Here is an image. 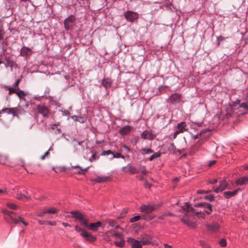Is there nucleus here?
<instances>
[{
	"label": "nucleus",
	"mask_w": 248,
	"mask_h": 248,
	"mask_svg": "<svg viewBox=\"0 0 248 248\" xmlns=\"http://www.w3.org/2000/svg\"><path fill=\"white\" fill-rule=\"evenodd\" d=\"M46 210H44V211H43L42 212H38L37 213V216H39V217H42L43 216H44L45 214L47 213L46 212Z\"/></svg>",
	"instance_id": "obj_60"
},
{
	"label": "nucleus",
	"mask_w": 248,
	"mask_h": 248,
	"mask_svg": "<svg viewBox=\"0 0 248 248\" xmlns=\"http://www.w3.org/2000/svg\"><path fill=\"white\" fill-rule=\"evenodd\" d=\"M5 33V32L3 29L2 26L0 25V41L3 40V35Z\"/></svg>",
	"instance_id": "obj_45"
},
{
	"label": "nucleus",
	"mask_w": 248,
	"mask_h": 248,
	"mask_svg": "<svg viewBox=\"0 0 248 248\" xmlns=\"http://www.w3.org/2000/svg\"><path fill=\"white\" fill-rule=\"evenodd\" d=\"M127 242L131 245L132 248H142L140 242L134 238H129Z\"/></svg>",
	"instance_id": "obj_14"
},
{
	"label": "nucleus",
	"mask_w": 248,
	"mask_h": 248,
	"mask_svg": "<svg viewBox=\"0 0 248 248\" xmlns=\"http://www.w3.org/2000/svg\"><path fill=\"white\" fill-rule=\"evenodd\" d=\"M132 129L130 125H126L119 129V133L123 136L128 134Z\"/></svg>",
	"instance_id": "obj_19"
},
{
	"label": "nucleus",
	"mask_w": 248,
	"mask_h": 248,
	"mask_svg": "<svg viewBox=\"0 0 248 248\" xmlns=\"http://www.w3.org/2000/svg\"><path fill=\"white\" fill-rule=\"evenodd\" d=\"M122 170L125 173H129L130 174H135L139 173V170L131 164H128L126 166L123 167Z\"/></svg>",
	"instance_id": "obj_8"
},
{
	"label": "nucleus",
	"mask_w": 248,
	"mask_h": 248,
	"mask_svg": "<svg viewBox=\"0 0 248 248\" xmlns=\"http://www.w3.org/2000/svg\"><path fill=\"white\" fill-rule=\"evenodd\" d=\"M201 145L202 143L200 142L197 143V144L193 146L189 152V155H194L197 152H198L200 150Z\"/></svg>",
	"instance_id": "obj_21"
},
{
	"label": "nucleus",
	"mask_w": 248,
	"mask_h": 248,
	"mask_svg": "<svg viewBox=\"0 0 248 248\" xmlns=\"http://www.w3.org/2000/svg\"><path fill=\"white\" fill-rule=\"evenodd\" d=\"M70 213L74 217L78 219L79 221L83 219L85 217L83 214L78 211H71Z\"/></svg>",
	"instance_id": "obj_23"
},
{
	"label": "nucleus",
	"mask_w": 248,
	"mask_h": 248,
	"mask_svg": "<svg viewBox=\"0 0 248 248\" xmlns=\"http://www.w3.org/2000/svg\"><path fill=\"white\" fill-rule=\"evenodd\" d=\"M46 224L51 225V226H56L57 223H56V222L55 221H47L46 222Z\"/></svg>",
	"instance_id": "obj_59"
},
{
	"label": "nucleus",
	"mask_w": 248,
	"mask_h": 248,
	"mask_svg": "<svg viewBox=\"0 0 248 248\" xmlns=\"http://www.w3.org/2000/svg\"><path fill=\"white\" fill-rule=\"evenodd\" d=\"M139 171H140L142 175H146L147 174V170L145 166H140L139 168Z\"/></svg>",
	"instance_id": "obj_38"
},
{
	"label": "nucleus",
	"mask_w": 248,
	"mask_h": 248,
	"mask_svg": "<svg viewBox=\"0 0 248 248\" xmlns=\"http://www.w3.org/2000/svg\"><path fill=\"white\" fill-rule=\"evenodd\" d=\"M4 60L6 62L5 63V66L6 67H10L11 70H13V66L15 64V62L13 60H11V57H5L4 58Z\"/></svg>",
	"instance_id": "obj_22"
},
{
	"label": "nucleus",
	"mask_w": 248,
	"mask_h": 248,
	"mask_svg": "<svg viewBox=\"0 0 248 248\" xmlns=\"http://www.w3.org/2000/svg\"><path fill=\"white\" fill-rule=\"evenodd\" d=\"M229 184L225 181H222L220 183V185L219 186L217 187L215 190L214 191L218 193L220 192L223 191L226 189H230V187H228Z\"/></svg>",
	"instance_id": "obj_13"
},
{
	"label": "nucleus",
	"mask_w": 248,
	"mask_h": 248,
	"mask_svg": "<svg viewBox=\"0 0 248 248\" xmlns=\"http://www.w3.org/2000/svg\"><path fill=\"white\" fill-rule=\"evenodd\" d=\"M183 95L182 94L175 93L171 94L169 97L168 100L169 102L173 105L178 104L181 102L184 103L182 101Z\"/></svg>",
	"instance_id": "obj_4"
},
{
	"label": "nucleus",
	"mask_w": 248,
	"mask_h": 248,
	"mask_svg": "<svg viewBox=\"0 0 248 248\" xmlns=\"http://www.w3.org/2000/svg\"><path fill=\"white\" fill-rule=\"evenodd\" d=\"M32 54V51L31 49L27 47V46H23L20 51V55L23 57H25L28 58L30 57Z\"/></svg>",
	"instance_id": "obj_10"
},
{
	"label": "nucleus",
	"mask_w": 248,
	"mask_h": 248,
	"mask_svg": "<svg viewBox=\"0 0 248 248\" xmlns=\"http://www.w3.org/2000/svg\"><path fill=\"white\" fill-rule=\"evenodd\" d=\"M211 192L210 190H199L197 191V194H207Z\"/></svg>",
	"instance_id": "obj_55"
},
{
	"label": "nucleus",
	"mask_w": 248,
	"mask_h": 248,
	"mask_svg": "<svg viewBox=\"0 0 248 248\" xmlns=\"http://www.w3.org/2000/svg\"><path fill=\"white\" fill-rule=\"evenodd\" d=\"M112 153H113V152L111 150H103L101 155H110V154H112Z\"/></svg>",
	"instance_id": "obj_47"
},
{
	"label": "nucleus",
	"mask_w": 248,
	"mask_h": 248,
	"mask_svg": "<svg viewBox=\"0 0 248 248\" xmlns=\"http://www.w3.org/2000/svg\"><path fill=\"white\" fill-rule=\"evenodd\" d=\"M216 163V160H211L210 161L208 165L209 167H211L213 165H214Z\"/></svg>",
	"instance_id": "obj_62"
},
{
	"label": "nucleus",
	"mask_w": 248,
	"mask_h": 248,
	"mask_svg": "<svg viewBox=\"0 0 248 248\" xmlns=\"http://www.w3.org/2000/svg\"><path fill=\"white\" fill-rule=\"evenodd\" d=\"M248 184V176L242 177L238 179L236 182L235 184L237 186H242L246 185Z\"/></svg>",
	"instance_id": "obj_15"
},
{
	"label": "nucleus",
	"mask_w": 248,
	"mask_h": 248,
	"mask_svg": "<svg viewBox=\"0 0 248 248\" xmlns=\"http://www.w3.org/2000/svg\"><path fill=\"white\" fill-rule=\"evenodd\" d=\"M98 156H96L95 154H93L91 158L89 159V160L90 161L92 162L93 161L95 160L96 159H98Z\"/></svg>",
	"instance_id": "obj_57"
},
{
	"label": "nucleus",
	"mask_w": 248,
	"mask_h": 248,
	"mask_svg": "<svg viewBox=\"0 0 248 248\" xmlns=\"http://www.w3.org/2000/svg\"><path fill=\"white\" fill-rule=\"evenodd\" d=\"M2 212L4 215L8 216L10 218L13 216V215L16 214V213L13 211H8L6 209L3 210Z\"/></svg>",
	"instance_id": "obj_35"
},
{
	"label": "nucleus",
	"mask_w": 248,
	"mask_h": 248,
	"mask_svg": "<svg viewBox=\"0 0 248 248\" xmlns=\"http://www.w3.org/2000/svg\"><path fill=\"white\" fill-rule=\"evenodd\" d=\"M161 154L160 152L155 153L149 157V159L151 161H153L155 158L160 157L161 156Z\"/></svg>",
	"instance_id": "obj_36"
},
{
	"label": "nucleus",
	"mask_w": 248,
	"mask_h": 248,
	"mask_svg": "<svg viewBox=\"0 0 248 248\" xmlns=\"http://www.w3.org/2000/svg\"><path fill=\"white\" fill-rule=\"evenodd\" d=\"M3 88H4L6 90L9 91V95H11L12 93H16V91H17V89L14 87V88H12L10 86L5 85L3 86Z\"/></svg>",
	"instance_id": "obj_31"
},
{
	"label": "nucleus",
	"mask_w": 248,
	"mask_h": 248,
	"mask_svg": "<svg viewBox=\"0 0 248 248\" xmlns=\"http://www.w3.org/2000/svg\"><path fill=\"white\" fill-rule=\"evenodd\" d=\"M114 243L116 246L120 248H123L125 245V241L124 240H122L120 241H115Z\"/></svg>",
	"instance_id": "obj_37"
},
{
	"label": "nucleus",
	"mask_w": 248,
	"mask_h": 248,
	"mask_svg": "<svg viewBox=\"0 0 248 248\" xmlns=\"http://www.w3.org/2000/svg\"><path fill=\"white\" fill-rule=\"evenodd\" d=\"M175 149V146L173 143H170L169 144L168 146V150L170 151H173Z\"/></svg>",
	"instance_id": "obj_48"
},
{
	"label": "nucleus",
	"mask_w": 248,
	"mask_h": 248,
	"mask_svg": "<svg viewBox=\"0 0 248 248\" xmlns=\"http://www.w3.org/2000/svg\"><path fill=\"white\" fill-rule=\"evenodd\" d=\"M195 207H199L206 209L204 212L207 215H210L212 211V205L209 203L206 202H200L194 205Z\"/></svg>",
	"instance_id": "obj_7"
},
{
	"label": "nucleus",
	"mask_w": 248,
	"mask_h": 248,
	"mask_svg": "<svg viewBox=\"0 0 248 248\" xmlns=\"http://www.w3.org/2000/svg\"><path fill=\"white\" fill-rule=\"evenodd\" d=\"M81 235L86 241L93 242L96 240V237L93 235L88 232L87 231L80 233Z\"/></svg>",
	"instance_id": "obj_12"
},
{
	"label": "nucleus",
	"mask_w": 248,
	"mask_h": 248,
	"mask_svg": "<svg viewBox=\"0 0 248 248\" xmlns=\"http://www.w3.org/2000/svg\"><path fill=\"white\" fill-rule=\"evenodd\" d=\"M240 190V188H237L232 191H225L223 193L224 196L226 199H229L231 197L235 196Z\"/></svg>",
	"instance_id": "obj_20"
},
{
	"label": "nucleus",
	"mask_w": 248,
	"mask_h": 248,
	"mask_svg": "<svg viewBox=\"0 0 248 248\" xmlns=\"http://www.w3.org/2000/svg\"><path fill=\"white\" fill-rule=\"evenodd\" d=\"M215 196L214 195H207V196H205L204 197V199L205 200H208L211 202H213L215 201Z\"/></svg>",
	"instance_id": "obj_41"
},
{
	"label": "nucleus",
	"mask_w": 248,
	"mask_h": 248,
	"mask_svg": "<svg viewBox=\"0 0 248 248\" xmlns=\"http://www.w3.org/2000/svg\"><path fill=\"white\" fill-rule=\"evenodd\" d=\"M239 107L245 108L248 109V104L246 103H243L239 106Z\"/></svg>",
	"instance_id": "obj_61"
},
{
	"label": "nucleus",
	"mask_w": 248,
	"mask_h": 248,
	"mask_svg": "<svg viewBox=\"0 0 248 248\" xmlns=\"http://www.w3.org/2000/svg\"><path fill=\"white\" fill-rule=\"evenodd\" d=\"M24 194L19 193L17 194V196L16 198L19 200L22 201L23 202H26L29 201L31 199L30 196L28 195V192L25 191Z\"/></svg>",
	"instance_id": "obj_16"
},
{
	"label": "nucleus",
	"mask_w": 248,
	"mask_h": 248,
	"mask_svg": "<svg viewBox=\"0 0 248 248\" xmlns=\"http://www.w3.org/2000/svg\"><path fill=\"white\" fill-rule=\"evenodd\" d=\"M76 18L74 15H70L66 18L63 22L64 28L66 30L68 31L72 29L73 27L75 25Z\"/></svg>",
	"instance_id": "obj_5"
},
{
	"label": "nucleus",
	"mask_w": 248,
	"mask_h": 248,
	"mask_svg": "<svg viewBox=\"0 0 248 248\" xmlns=\"http://www.w3.org/2000/svg\"><path fill=\"white\" fill-rule=\"evenodd\" d=\"M7 206L12 210H16V205L13 203H8L7 204Z\"/></svg>",
	"instance_id": "obj_50"
},
{
	"label": "nucleus",
	"mask_w": 248,
	"mask_h": 248,
	"mask_svg": "<svg viewBox=\"0 0 248 248\" xmlns=\"http://www.w3.org/2000/svg\"><path fill=\"white\" fill-rule=\"evenodd\" d=\"M140 219H142L141 216L137 215L133 217H131L130 219V222L133 223L135 221H138L140 220Z\"/></svg>",
	"instance_id": "obj_39"
},
{
	"label": "nucleus",
	"mask_w": 248,
	"mask_h": 248,
	"mask_svg": "<svg viewBox=\"0 0 248 248\" xmlns=\"http://www.w3.org/2000/svg\"><path fill=\"white\" fill-rule=\"evenodd\" d=\"M71 167L69 168H67L64 166L59 167V170L60 172H64L65 171L67 170H71Z\"/></svg>",
	"instance_id": "obj_51"
},
{
	"label": "nucleus",
	"mask_w": 248,
	"mask_h": 248,
	"mask_svg": "<svg viewBox=\"0 0 248 248\" xmlns=\"http://www.w3.org/2000/svg\"><path fill=\"white\" fill-rule=\"evenodd\" d=\"M102 223L100 221H98L95 223H92L89 225L88 229L92 230L93 231H97L98 230V228L101 227Z\"/></svg>",
	"instance_id": "obj_18"
},
{
	"label": "nucleus",
	"mask_w": 248,
	"mask_h": 248,
	"mask_svg": "<svg viewBox=\"0 0 248 248\" xmlns=\"http://www.w3.org/2000/svg\"><path fill=\"white\" fill-rule=\"evenodd\" d=\"M112 80L109 78H104L102 80V85L106 89L109 88L111 86Z\"/></svg>",
	"instance_id": "obj_25"
},
{
	"label": "nucleus",
	"mask_w": 248,
	"mask_h": 248,
	"mask_svg": "<svg viewBox=\"0 0 248 248\" xmlns=\"http://www.w3.org/2000/svg\"><path fill=\"white\" fill-rule=\"evenodd\" d=\"M36 108L38 113L43 115L44 117H48L49 116V109L44 104L41 103L36 105Z\"/></svg>",
	"instance_id": "obj_6"
},
{
	"label": "nucleus",
	"mask_w": 248,
	"mask_h": 248,
	"mask_svg": "<svg viewBox=\"0 0 248 248\" xmlns=\"http://www.w3.org/2000/svg\"><path fill=\"white\" fill-rule=\"evenodd\" d=\"M219 244L221 247H224L227 245V242L225 239H221L219 242Z\"/></svg>",
	"instance_id": "obj_49"
},
{
	"label": "nucleus",
	"mask_w": 248,
	"mask_h": 248,
	"mask_svg": "<svg viewBox=\"0 0 248 248\" xmlns=\"http://www.w3.org/2000/svg\"><path fill=\"white\" fill-rule=\"evenodd\" d=\"M21 78L17 79L14 84V87L17 88L18 90H19L18 85L21 81Z\"/></svg>",
	"instance_id": "obj_58"
},
{
	"label": "nucleus",
	"mask_w": 248,
	"mask_h": 248,
	"mask_svg": "<svg viewBox=\"0 0 248 248\" xmlns=\"http://www.w3.org/2000/svg\"><path fill=\"white\" fill-rule=\"evenodd\" d=\"M141 137L144 140H152L155 138V135L152 131L145 130L141 134Z\"/></svg>",
	"instance_id": "obj_11"
},
{
	"label": "nucleus",
	"mask_w": 248,
	"mask_h": 248,
	"mask_svg": "<svg viewBox=\"0 0 248 248\" xmlns=\"http://www.w3.org/2000/svg\"><path fill=\"white\" fill-rule=\"evenodd\" d=\"M122 147H124V149H125L128 152H131V150L129 148V147L128 146H127V145H125V144L123 145Z\"/></svg>",
	"instance_id": "obj_64"
},
{
	"label": "nucleus",
	"mask_w": 248,
	"mask_h": 248,
	"mask_svg": "<svg viewBox=\"0 0 248 248\" xmlns=\"http://www.w3.org/2000/svg\"><path fill=\"white\" fill-rule=\"evenodd\" d=\"M155 216L152 214H143L141 215L142 219L149 221L153 219L155 217Z\"/></svg>",
	"instance_id": "obj_29"
},
{
	"label": "nucleus",
	"mask_w": 248,
	"mask_h": 248,
	"mask_svg": "<svg viewBox=\"0 0 248 248\" xmlns=\"http://www.w3.org/2000/svg\"><path fill=\"white\" fill-rule=\"evenodd\" d=\"M200 244L203 248H212L206 241L203 240L200 241Z\"/></svg>",
	"instance_id": "obj_40"
},
{
	"label": "nucleus",
	"mask_w": 248,
	"mask_h": 248,
	"mask_svg": "<svg viewBox=\"0 0 248 248\" xmlns=\"http://www.w3.org/2000/svg\"><path fill=\"white\" fill-rule=\"evenodd\" d=\"M182 209L184 216L181 219V221L188 226H191L192 224V220L194 216H197L199 217L204 218L205 214L203 212L196 211L192 207L189 202H186L183 206Z\"/></svg>",
	"instance_id": "obj_1"
},
{
	"label": "nucleus",
	"mask_w": 248,
	"mask_h": 248,
	"mask_svg": "<svg viewBox=\"0 0 248 248\" xmlns=\"http://www.w3.org/2000/svg\"><path fill=\"white\" fill-rule=\"evenodd\" d=\"M111 178L109 176H98L93 180V181L97 183H102L110 181Z\"/></svg>",
	"instance_id": "obj_17"
},
{
	"label": "nucleus",
	"mask_w": 248,
	"mask_h": 248,
	"mask_svg": "<svg viewBox=\"0 0 248 248\" xmlns=\"http://www.w3.org/2000/svg\"><path fill=\"white\" fill-rule=\"evenodd\" d=\"M217 182V179H214L210 181L209 183L211 184H216Z\"/></svg>",
	"instance_id": "obj_63"
},
{
	"label": "nucleus",
	"mask_w": 248,
	"mask_h": 248,
	"mask_svg": "<svg viewBox=\"0 0 248 248\" xmlns=\"http://www.w3.org/2000/svg\"><path fill=\"white\" fill-rule=\"evenodd\" d=\"M72 169H79L80 170H78L77 172V173L79 175L82 174L85 175V171L87 170V169L89 168V167H87L85 169H83L82 167L79 166V165H76L75 166H71Z\"/></svg>",
	"instance_id": "obj_30"
},
{
	"label": "nucleus",
	"mask_w": 248,
	"mask_h": 248,
	"mask_svg": "<svg viewBox=\"0 0 248 248\" xmlns=\"http://www.w3.org/2000/svg\"><path fill=\"white\" fill-rule=\"evenodd\" d=\"M79 222L82 226L88 229L89 224L88 223V219L86 218L85 217H84L83 219H81L79 220Z\"/></svg>",
	"instance_id": "obj_32"
},
{
	"label": "nucleus",
	"mask_w": 248,
	"mask_h": 248,
	"mask_svg": "<svg viewBox=\"0 0 248 248\" xmlns=\"http://www.w3.org/2000/svg\"><path fill=\"white\" fill-rule=\"evenodd\" d=\"M75 230L76 232H86V231L85 230H84L83 229L80 228L79 226L78 225H76L75 227Z\"/></svg>",
	"instance_id": "obj_53"
},
{
	"label": "nucleus",
	"mask_w": 248,
	"mask_h": 248,
	"mask_svg": "<svg viewBox=\"0 0 248 248\" xmlns=\"http://www.w3.org/2000/svg\"><path fill=\"white\" fill-rule=\"evenodd\" d=\"M140 153L142 155L149 154L154 153V151L151 149L142 148L140 151Z\"/></svg>",
	"instance_id": "obj_33"
},
{
	"label": "nucleus",
	"mask_w": 248,
	"mask_h": 248,
	"mask_svg": "<svg viewBox=\"0 0 248 248\" xmlns=\"http://www.w3.org/2000/svg\"><path fill=\"white\" fill-rule=\"evenodd\" d=\"M207 227L208 229L210 231L214 232H217L219 231V225L217 222H214L212 224L208 225Z\"/></svg>",
	"instance_id": "obj_27"
},
{
	"label": "nucleus",
	"mask_w": 248,
	"mask_h": 248,
	"mask_svg": "<svg viewBox=\"0 0 248 248\" xmlns=\"http://www.w3.org/2000/svg\"><path fill=\"white\" fill-rule=\"evenodd\" d=\"M160 206L161 204H142L140 207V211L143 214H151L154 211L158 209Z\"/></svg>",
	"instance_id": "obj_2"
},
{
	"label": "nucleus",
	"mask_w": 248,
	"mask_h": 248,
	"mask_svg": "<svg viewBox=\"0 0 248 248\" xmlns=\"http://www.w3.org/2000/svg\"><path fill=\"white\" fill-rule=\"evenodd\" d=\"M10 219L13 220L14 221V222L17 224L19 223V221L21 222L24 225V226H28V223L27 222H25L23 218H22L21 217H18V218H16V217H14V215H13V216L10 218Z\"/></svg>",
	"instance_id": "obj_26"
},
{
	"label": "nucleus",
	"mask_w": 248,
	"mask_h": 248,
	"mask_svg": "<svg viewBox=\"0 0 248 248\" xmlns=\"http://www.w3.org/2000/svg\"><path fill=\"white\" fill-rule=\"evenodd\" d=\"M112 155H113V158H122L123 159H124V155H123L121 153H114L113 152V153H112Z\"/></svg>",
	"instance_id": "obj_43"
},
{
	"label": "nucleus",
	"mask_w": 248,
	"mask_h": 248,
	"mask_svg": "<svg viewBox=\"0 0 248 248\" xmlns=\"http://www.w3.org/2000/svg\"><path fill=\"white\" fill-rule=\"evenodd\" d=\"M109 225L111 227H114L116 229H120V226L116 224V222L114 221H110L108 222Z\"/></svg>",
	"instance_id": "obj_42"
},
{
	"label": "nucleus",
	"mask_w": 248,
	"mask_h": 248,
	"mask_svg": "<svg viewBox=\"0 0 248 248\" xmlns=\"http://www.w3.org/2000/svg\"><path fill=\"white\" fill-rule=\"evenodd\" d=\"M46 212L48 214H55L57 212V210L55 208H51L46 211Z\"/></svg>",
	"instance_id": "obj_52"
},
{
	"label": "nucleus",
	"mask_w": 248,
	"mask_h": 248,
	"mask_svg": "<svg viewBox=\"0 0 248 248\" xmlns=\"http://www.w3.org/2000/svg\"><path fill=\"white\" fill-rule=\"evenodd\" d=\"M124 16L125 19L131 23H133L139 18V15L138 13L130 10L124 12Z\"/></svg>",
	"instance_id": "obj_3"
},
{
	"label": "nucleus",
	"mask_w": 248,
	"mask_h": 248,
	"mask_svg": "<svg viewBox=\"0 0 248 248\" xmlns=\"http://www.w3.org/2000/svg\"><path fill=\"white\" fill-rule=\"evenodd\" d=\"M1 110V112L2 113H6L7 114H12L13 117H18V113L20 112V109L18 108H4L2 109Z\"/></svg>",
	"instance_id": "obj_9"
},
{
	"label": "nucleus",
	"mask_w": 248,
	"mask_h": 248,
	"mask_svg": "<svg viewBox=\"0 0 248 248\" xmlns=\"http://www.w3.org/2000/svg\"><path fill=\"white\" fill-rule=\"evenodd\" d=\"M87 117L86 116H79L78 121L80 123H84L86 121Z\"/></svg>",
	"instance_id": "obj_46"
},
{
	"label": "nucleus",
	"mask_w": 248,
	"mask_h": 248,
	"mask_svg": "<svg viewBox=\"0 0 248 248\" xmlns=\"http://www.w3.org/2000/svg\"><path fill=\"white\" fill-rule=\"evenodd\" d=\"M16 94L19 97V98H21L22 96H24L25 95L24 92L22 90H20L19 88V90H17V91H16Z\"/></svg>",
	"instance_id": "obj_44"
},
{
	"label": "nucleus",
	"mask_w": 248,
	"mask_h": 248,
	"mask_svg": "<svg viewBox=\"0 0 248 248\" xmlns=\"http://www.w3.org/2000/svg\"><path fill=\"white\" fill-rule=\"evenodd\" d=\"M186 126L187 124L185 122H181L177 126V130L179 131L180 133H183L185 131H187V129H186Z\"/></svg>",
	"instance_id": "obj_24"
},
{
	"label": "nucleus",
	"mask_w": 248,
	"mask_h": 248,
	"mask_svg": "<svg viewBox=\"0 0 248 248\" xmlns=\"http://www.w3.org/2000/svg\"><path fill=\"white\" fill-rule=\"evenodd\" d=\"M1 41H2V43H1V45H2V49L3 50H4L5 47L7 46V40L5 39V40H2Z\"/></svg>",
	"instance_id": "obj_54"
},
{
	"label": "nucleus",
	"mask_w": 248,
	"mask_h": 248,
	"mask_svg": "<svg viewBox=\"0 0 248 248\" xmlns=\"http://www.w3.org/2000/svg\"><path fill=\"white\" fill-rule=\"evenodd\" d=\"M147 236V234H142L140 235V240L139 241L141 244V246L142 245H148L151 243V242L150 240H148L147 239H146V237Z\"/></svg>",
	"instance_id": "obj_28"
},
{
	"label": "nucleus",
	"mask_w": 248,
	"mask_h": 248,
	"mask_svg": "<svg viewBox=\"0 0 248 248\" xmlns=\"http://www.w3.org/2000/svg\"><path fill=\"white\" fill-rule=\"evenodd\" d=\"M144 183V186L146 188H150L151 186H152V184H149L147 181L146 180L145 181H144V182H143Z\"/></svg>",
	"instance_id": "obj_56"
},
{
	"label": "nucleus",
	"mask_w": 248,
	"mask_h": 248,
	"mask_svg": "<svg viewBox=\"0 0 248 248\" xmlns=\"http://www.w3.org/2000/svg\"><path fill=\"white\" fill-rule=\"evenodd\" d=\"M107 234H110V236L112 237H115V238H121V234L116 232L114 231H110L107 232Z\"/></svg>",
	"instance_id": "obj_34"
}]
</instances>
